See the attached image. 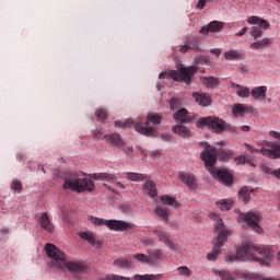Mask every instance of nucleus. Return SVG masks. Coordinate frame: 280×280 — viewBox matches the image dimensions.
<instances>
[{
  "label": "nucleus",
  "mask_w": 280,
  "mask_h": 280,
  "mask_svg": "<svg viewBox=\"0 0 280 280\" xmlns=\"http://www.w3.org/2000/svg\"><path fill=\"white\" fill-rule=\"evenodd\" d=\"M92 137L96 141H100V139L105 138L108 143H112V145L118 147L119 150L124 149V141L121 140V137L119 136V133L104 136V133H102V131H94Z\"/></svg>",
  "instance_id": "obj_13"
},
{
  "label": "nucleus",
  "mask_w": 280,
  "mask_h": 280,
  "mask_svg": "<svg viewBox=\"0 0 280 280\" xmlns=\"http://www.w3.org/2000/svg\"><path fill=\"white\" fill-rule=\"evenodd\" d=\"M236 95L238 97H250V88L241 85V88H238V90L236 91Z\"/></svg>",
  "instance_id": "obj_41"
},
{
  "label": "nucleus",
  "mask_w": 280,
  "mask_h": 280,
  "mask_svg": "<svg viewBox=\"0 0 280 280\" xmlns=\"http://www.w3.org/2000/svg\"><path fill=\"white\" fill-rule=\"evenodd\" d=\"M161 201L163 205H168L170 207H180V205L178 203V201H176V198L174 197H170L167 195H164L161 197Z\"/></svg>",
  "instance_id": "obj_34"
},
{
  "label": "nucleus",
  "mask_w": 280,
  "mask_h": 280,
  "mask_svg": "<svg viewBox=\"0 0 280 280\" xmlns=\"http://www.w3.org/2000/svg\"><path fill=\"white\" fill-rule=\"evenodd\" d=\"M248 32V27L244 26L241 32L236 33V36L242 37L244 36V34H246Z\"/></svg>",
  "instance_id": "obj_51"
},
{
  "label": "nucleus",
  "mask_w": 280,
  "mask_h": 280,
  "mask_svg": "<svg viewBox=\"0 0 280 280\" xmlns=\"http://www.w3.org/2000/svg\"><path fill=\"white\" fill-rule=\"evenodd\" d=\"M133 257L137 259V261H140V264H152V258L144 254H136Z\"/></svg>",
  "instance_id": "obj_44"
},
{
  "label": "nucleus",
  "mask_w": 280,
  "mask_h": 280,
  "mask_svg": "<svg viewBox=\"0 0 280 280\" xmlns=\"http://www.w3.org/2000/svg\"><path fill=\"white\" fill-rule=\"evenodd\" d=\"M223 27H224V25L222 24V22L212 21L208 25L201 27L199 33L203 34V36H207V34H209V32H212V33L222 32Z\"/></svg>",
  "instance_id": "obj_18"
},
{
  "label": "nucleus",
  "mask_w": 280,
  "mask_h": 280,
  "mask_svg": "<svg viewBox=\"0 0 280 280\" xmlns=\"http://www.w3.org/2000/svg\"><path fill=\"white\" fill-rule=\"evenodd\" d=\"M63 189L84 194V191H95V183L86 177L80 178L78 173L67 172L63 174Z\"/></svg>",
  "instance_id": "obj_4"
},
{
  "label": "nucleus",
  "mask_w": 280,
  "mask_h": 280,
  "mask_svg": "<svg viewBox=\"0 0 280 280\" xmlns=\"http://www.w3.org/2000/svg\"><path fill=\"white\" fill-rule=\"evenodd\" d=\"M241 129L243 130V132H249L250 127H249V126L244 125V126H242V127H241Z\"/></svg>",
  "instance_id": "obj_58"
},
{
  "label": "nucleus",
  "mask_w": 280,
  "mask_h": 280,
  "mask_svg": "<svg viewBox=\"0 0 280 280\" xmlns=\"http://www.w3.org/2000/svg\"><path fill=\"white\" fill-rule=\"evenodd\" d=\"M179 51H182V54H187L189 51V46L188 44L186 43V45L182 46L179 48Z\"/></svg>",
  "instance_id": "obj_53"
},
{
  "label": "nucleus",
  "mask_w": 280,
  "mask_h": 280,
  "mask_svg": "<svg viewBox=\"0 0 280 280\" xmlns=\"http://www.w3.org/2000/svg\"><path fill=\"white\" fill-rule=\"evenodd\" d=\"M173 132L178 135V137H183V139H189V137H191V130L184 125L174 126Z\"/></svg>",
  "instance_id": "obj_22"
},
{
  "label": "nucleus",
  "mask_w": 280,
  "mask_h": 280,
  "mask_svg": "<svg viewBox=\"0 0 280 280\" xmlns=\"http://www.w3.org/2000/svg\"><path fill=\"white\" fill-rule=\"evenodd\" d=\"M91 178H93L94 180H116L117 179V175L115 174H110V173H94L92 175H90Z\"/></svg>",
  "instance_id": "obj_24"
},
{
  "label": "nucleus",
  "mask_w": 280,
  "mask_h": 280,
  "mask_svg": "<svg viewBox=\"0 0 280 280\" xmlns=\"http://www.w3.org/2000/svg\"><path fill=\"white\" fill-rule=\"evenodd\" d=\"M150 121H151V124L159 126V124H161V116H159L156 114H151L147 117L145 121L136 122L135 125L130 120H127L126 122L116 121L115 127L116 128H132L133 127L135 130L137 132H139L140 135H144L145 137H154L155 131H154V128L150 127Z\"/></svg>",
  "instance_id": "obj_5"
},
{
  "label": "nucleus",
  "mask_w": 280,
  "mask_h": 280,
  "mask_svg": "<svg viewBox=\"0 0 280 280\" xmlns=\"http://www.w3.org/2000/svg\"><path fill=\"white\" fill-rule=\"evenodd\" d=\"M199 126L201 128L206 126L213 132H224V129L226 128V122L215 116H208L199 119Z\"/></svg>",
  "instance_id": "obj_9"
},
{
  "label": "nucleus",
  "mask_w": 280,
  "mask_h": 280,
  "mask_svg": "<svg viewBox=\"0 0 280 280\" xmlns=\"http://www.w3.org/2000/svg\"><path fill=\"white\" fill-rule=\"evenodd\" d=\"M143 189H145V191L148 192V196H150L151 198H154L158 195L156 184H154V182L152 180H147L143 185Z\"/></svg>",
  "instance_id": "obj_29"
},
{
  "label": "nucleus",
  "mask_w": 280,
  "mask_h": 280,
  "mask_svg": "<svg viewBox=\"0 0 280 280\" xmlns=\"http://www.w3.org/2000/svg\"><path fill=\"white\" fill-rule=\"evenodd\" d=\"M246 150H248V152H250L252 154H255V152L257 153H261L264 154V156H268L269 159H280V145L279 144H275L272 143L270 149H266V148H262V149H255V147L248 144V143H245L244 144Z\"/></svg>",
  "instance_id": "obj_11"
},
{
  "label": "nucleus",
  "mask_w": 280,
  "mask_h": 280,
  "mask_svg": "<svg viewBox=\"0 0 280 280\" xmlns=\"http://www.w3.org/2000/svg\"><path fill=\"white\" fill-rule=\"evenodd\" d=\"M208 1H211V0H199L197 3V10H203Z\"/></svg>",
  "instance_id": "obj_47"
},
{
  "label": "nucleus",
  "mask_w": 280,
  "mask_h": 280,
  "mask_svg": "<svg viewBox=\"0 0 280 280\" xmlns=\"http://www.w3.org/2000/svg\"><path fill=\"white\" fill-rule=\"evenodd\" d=\"M212 272L214 275H218L221 280H235V277L233 276V273L229 272L228 270H212Z\"/></svg>",
  "instance_id": "obj_33"
},
{
  "label": "nucleus",
  "mask_w": 280,
  "mask_h": 280,
  "mask_svg": "<svg viewBox=\"0 0 280 280\" xmlns=\"http://www.w3.org/2000/svg\"><path fill=\"white\" fill-rule=\"evenodd\" d=\"M104 280H119V275L110 273L107 275Z\"/></svg>",
  "instance_id": "obj_48"
},
{
  "label": "nucleus",
  "mask_w": 280,
  "mask_h": 280,
  "mask_svg": "<svg viewBox=\"0 0 280 280\" xmlns=\"http://www.w3.org/2000/svg\"><path fill=\"white\" fill-rule=\"evenodd\" d=\"M242 219L250 229H253V231H255V233H261V226L259 225L261 215L259 213L249 211L246 214H242Z\"/></svg>",
  "instance_id": "obj_12"
},
{
  "label": "nucleus",
  "mask_w": 280,
  "mask_h": 280,
  "mask_svg": "<svg viewBox=\"0 0 280 280\" xmlns=\"http://www.w3.org/2000/svg\"><path fill=\"white\" fill-rule=\"evenodd\" d=\"M118 280H132L130 277L118 276Z\"/></svg>",
  "instance_id": "obj_60"
},
{
  "label": "nucleus",
  "mask_w": 280,
  "mask_h": 280,
  "mask_svg": "<svg viewBox=\"0 0 280 280\" xmlns=\"http://www.w3.org/2000/svg\"><path fill=\"white\" fill-rule=\"evenodd\" d=\"M104 185H105L106 189H108L109 191H112L113 194H115V189H113L110 186H108V185H106V184H104Z\"/></svg>",
  "instance_id": "obj_62"
},
{
  "label": "nucleus",
  "mask_w": 280,
  "mask_h": 280,
  "mask_svg": "<svg viewBox=\"0 0 280 280\" xmlns=\"http://www.w3.org/2000/svg\"><path fill=\"white\" fill-rule=\"evenodd\" d=\"M270 45H272V39L270 37H265L262 39L252 43L249 47L250 49L257 50V49H266V47Z\"/></svg>",
  "instance_id": "obj_23"
},
{
  "label": "nucleus",
  "mask_w": 280,
  "mask_h": 280,
  "mask_svg": "<svg viewBox=\"0 0 280 280\" xmlns=\"http://www.w3.org/2000/svg\"><path fill=\"white\" fill-rule=\"evenodd\" d=\"M232 113L235 117H244V113H246V107L243 104H234Z\"/></svg>",
  "instance_id": "obj_35"
},
{
  "label": "nucleus",
  "mask_w": 280,
  "mask_h": 280,
  "mask_svg": "<svg viewBox=\"0 0 280 280\" xmlns=\"http://www.w3.org/2000/svg\"><path fill=\"white\" fill-rule=\"evenodd\" d=\"M201 145H206L207 149L201 152L200 159L205 162L211 176L217 180H220V183H223V185H226V187H231L233 185V175L226 170L215 168L218 159L220 161H229L231 159V151L224 149L217 150L214 147H210L207 142H201Z\"/></svg>",
  "instance_id": "obj_1"
},
{
  "label": "nucleus",
  "mask_w": 280,
  "mask_h": 280,
  "mask_svg": "<svg viewBox=\"0 0 280 280\" xmlns=\"http://www.w3.org/2000/svg\"><path fill=\"white\" fill-rule=\"evenodd\" d=\"M186 44L188 45V49H191L192 51H198V49H200V40L198 38L188 40Z\"/></svg>",
  "instance_id": "obj_43"
},
{
  "label": "nucleus",
  "mask_w": 280,
  "mask_h": 280,
  "mask_svg": "<svg viewBox=\"0 0 280 280\" xmlns=\"http://www.w3.org/2000/svg\"><path fill=\"white\" fill-rule=\"evenodd\" d=\"M177 270L182 277H189L192 275V271L187 266L178 267Z\"/></svg>",
  "instance_id": "obj_46"
},
{
  "label": "nucleus",
  "mask_w": 280,
  "mask_h": 280,
  "mask_svg": "<svg viewBox=\"0 0 280 280\" xmlns=\"http://www.w3.org/2000/svg\"><path fill=\"white\" fill-rule=\"evenodd\" d=\"M40 228L47 233H54L56 231V226L51 223V219H49V214L44 212L39 218Z\"/></svg>",
  "instance_id": "obj_19"
},
{
  "label": "nucleus",
  "mask_w": 280,
  "mask_h": 280,
  "mask_svg": "<svg viewBox=\"0 0 280 280\" xmlns=\"http://www.w3.org/2000/svg\"><path fill=\"white\" fill-rule=\"evenodd\" d=\"M38 170H40L44 174L46 173V172H45V166H43V164H39V165H38Z\"/></svg>",
  "instance_id": "obj_63"
},
{
  "label": "nucleus",
  "mask_w": 280,
  "mask_h": 280,
  "mask_svg": "<svg viewBox=\"0 0 280 280\" xmlns=\"http://www.w3.org/2000/svg\"><path fill=\"white\" fill-rule=\"evenodd\" d=\"M161 139H162L163 141L168 142V143L173 141L172 136H170V135H167V133H163V135L161 136Z\"/></svg>",
  "instance_id": "obj_49"
},
{
  "label": "nucleus",
  "mask_w": 280,
  "mask_h": 280,
  "mask_svg": "<svg viewBox=\"0 0 280 280\" xmlns=\"http://www.w3.org/2000/svg\"><path fill=\"white\" fill-rule=\"evenodd\" d=\"M249 36L254 38V40H257V38H261L264 36V31L257 26H253Z\"/></svg>",
  "instance_id": "obj_38"
},
{
  "label": "nucleus",
  "mask_w": 280,
  "mask_h": 280,
  "mask_svg": "<svg viewBox=\"0 0 280 280\" xmlns=\"http://www.w3.org/2000/svg\"><path fill=\"white\" fill-rule=\"evenodd\" d=\"M270 137H272L273 139H279L280 140V132L279 131H269Z\"/></svg>",
  "instance_id": "obj_50"
},
{
  "label": "nucleus",
  "mask_w": 280,
  "mask_h": 280,
  "mask_svg": "<svg viewBox=\"0 0 280 280\" xmlns=\"http://www.w3.org/2000/svg\"><path fill=\"white\" fill-rule=\"evenodd\" d=\"M215 231L219 233L217 238H214V248L212 253L207 255V259L209 261H215L218 259V255H220V248L224 246V242L229 240V231L224 230V221L222 219H218L215 221Z\"/></svg>",
  "instance_id": "obj_7"
},
{
  "label": "nucleus",
  "mask_w": 280,
  "mask_h": 280,
  "mask_svg": "<svg viewBox=\"0 0 280 280\" xmlns=\"http://www.w3.org/2000/svg\"><path fill=\"white\" fill-rule=\"evenodd\" d=\"M234 162L236 163V165H250V167H257L256 164L253 163V161L248 158H246V155H238L234 159Z\"/></svg>",
  "instance_id": "obj_32"
},
{
  "label": "nucleus",
  "mask_w": 280,
  "mask_h": 280,
  "mask_svg": "<svg viewBox=\"0 0 280 280\" xmlns=\"http://www.w3.org/2000/svg\"><path fill=\"white\" fill-rule=\"evenodd\" d=\"M192 97L199 106H211L213 100L208 93L194 92Z\"/></svg>",
  "instance_id": "obj_16"
},
{
  "label": "nucleus",
  "mask_w": 280,
  "mask_h": 280,
  "mask_svg": "<svg viewBox=\"0 0 280 280\" xmlns=\"http://www.w3.org/2000/svg\"><path fill=\"white\" fill-rule=\"evenodd\" d=\"M238 198L243 202H249V200H250V190H248V188H241V190L238 191Z\"/></svg>",
  "instance_id": "obj_37"
},
{
  "label": "nucleus",
  "mask_w": 280,
  "mask_h": 280,
  "mask_svg": "<svg viewBox=\"0 0 280 280\" xmlns=\"http://www.w3.org/2000/svg\"><path fill=\"white\" fill-rule=\"evenodd\" d=\"M114 266H116V268H120L122 270L130 269V268H132V260L121 257V258L114 260Z\"/></svg>",
  "instance_id": "obj_26"
},
{
  "label": "nucleus",
  "mask_w": 280,
  "mask_h": 280,
  "mask_svg": "<svg viewBox=\"0 0 280 280\" xmlns=\"http://www.w3.org/2000/svg\"><path fill=\"white\" fill-rule=\"evenodd\" d=\"M10 187L12 191H16L18 194L23 191V184L19 179H13Z\"/></svg>",
  "instance_id": "obj_42"
},
{
  "label": "nucleus",
  "mask_w": 280,
  "mask_h": 280,
  "mask_svg": "<svg viewBox=\"0 0 280 280\" xmlns=\"http://www.w3.org/2000/svg\"><path fill=\"white\" fill-rule=\"evenodd\" d=\"M217 206L221 211H229L233 209V200L231 199H221L219 202H217Z\"/></svg>",
  "instance_id": "obj_31"
},
{
  "label": "nucleus",
  "mask_w": 280,
  "mask_h": 280,
  "mask_svg": "<svg viewBox=\"0 0 280 280\" xmlns=\"http://www.w3.org/2000/svg\"><path fill=\"white\" fill-rule=\"evenodd\" d=\"M178 178L182 183H185L190 189H196L198 184L196 183V176L191 173L180 172Z\"/></svg>",
  "instance_id": "obj_17"
},
{
  "label": "nucleus",
  "mask_w": 280,
  "mask_h": 280,
  "mask_svg": "<svg viewBox=\"0 0 280 280\" xmlns=\"http://www.w3.org/2000/svg\"><path fill=\"white\" fill-rule=\"evenodd\" d=\"M90 222L95 224V226H107L109 231H130L132 229V224L126 221L119 220H104L97 217H90Z\"/></svg>",
  "instance_id": "obj_8"
},
{
  "label": "nucleus",
  "mask_w": 280,
  "mask_h": 280,
  "mask_svg": "<svg viewBox=\"0 0 280 280\" xmlns=\"http://www.w3.org/2000/svg\"><path fill=\"white\" fill-rule=\"evenodd\" d=\"M180 106H183V100H180L178 97H173L170 101L171 110H178V108H180Z\"/></svg>",
  "instance_id": "obj_40"
},
{
  "label": "nucleus",
  "mask_w": 280,
  "mask_h": 280,
  "mask_svg": "<svg viewBox=\"0 0 280 280\" xmlns=\"http://www.w3.org/2000/svg\"><path fill=\"white\" fill-rule=\"evenodd\" d=\"M230 86H231L232 89H236L237 91H238L240 89H242V85H241V84H237V83H235V82H233V81L230 82Z\"/></svg>",
  "instance_id": "obj_54"
},
{
  "label": "nucleus",
  "mask_w": 280,
  "mask_h": 280,
  "mask_svg": "<svg viewBox=\"0 0 280 280\" xmlns=\"http://www.w3.org/2000/svg\"><path fill=\"white\" fill-rule=\"evenodd\" d=\"M161 275H135L133 279L135 280H159Z\"/></svg>",
  "instance_id": "obj_39"
},
{
  "label": "nucleus",
  "mask_w": 280,
  "mask_h": 280,
  "mask_svg": "<svg viewBox=\"0 0 280 280\" xmlns=\"http://www.w3.org/2000/svg\"><path fill=\"white\" fill-rule=\"evenodd\" d=\"M247 23H249V25H258L260 30H268L270 27V22L257 15L249 16Z\"/></svg>",
  "instance_id": "obj_21"
},
{
  "label": "nucleus",
  "mask_w": 280,
  "mask_h": 280,
  "mask_svg": "<svg viewBox=\"0 0 280 280\" xmlns=\"http://www.w3.org/2000/svg\"><path fill=\"white\" fill-rule=\"evenodd\" d=\"M211 54H215V56H220V54H222V51L220 49H212Z\"/></svg>",
  "instance_id": "obj_59"
},
{
  "label": "nucleus",
  "mask_w": 280,
  "mask_h": 280,
  "mask_svg": "<svg viewBox=\"0 0 280 280\" xmlns=\"http://www.w3.org/2000/svg\"><path fill=\"white\" fill-rule=\"evenodd\" d=\"M272 176H275L276 178H279V179H280V168L273 171Z\"/></svg>",
  "instance_id": "obj_57"
},
{
  "label": "nucleus",
  "mask_w": 280,
  "mask_h": 280,
  "mask_svg": "<svg viewBox=\"0 0 280 280\" xmlns=\"http://www.w3.org/2000/svg\"><path fill=\"white\" fill-rule=\"evenodd\" d=\"M226 261L233 264V261H258L260 266H270L272 261V254L266 248H258L253 245H245L236 250V255L233 253L228 254Z\"/></svg>",
  "instance_id": "obj_2"
},
{
  "label": "nucleus",
  "mask_w": 280,
  "mask_h": 280,
  "mask_svg": "<svg viewBox=\"0 0 280 280\" xmlns=\"http://www.w3.org/2000/svg\"><path fill=\"white\" fill-rule=\"evenodd\" d=\"M201 82L205 86H207V89H215V86H219L220 84L218 78L214 77H203Z\"/></svg>",
  "instance_id": "obj_28"
},
{
  "label": "nucleus",
  "mask_w": 280,
  "mask_h": 280,
  "mask_svg": "<svg viewBox=\"0 0 280 280\" xmlns=\"http://www.w3.org/2000/svg\"><path fill=\"white\" fill-rule=\"evenodd\" d=\"M155 213L156 215H159V218H162V220H164V222H167V220H170V214H167V209L158 206L155 208Z\"/></svg>",
  "instance_id": "obj_36"
},
{
  "label": "nucleus",
  "mask_w": 280,
  "mask_h": 280,
  "mask_svg": "<svg viewBox=\"0 0 280 280\" xmlns=\"http://www.w3.org/2000/svg\"><path fill=\"white\" fill-rule=\"evenodd\" d=\"M198 71V68L190 66L188 68L182 67L179 70H168L159 74L160 80L168 78L175 82H185L187 86L191 84V77Z\"/></svg>",
  "instance_id": "obj_6"
},
{
  "label": "nucleus",
  "mask_w": 280,
  "mask_h": 280,
  "mask_svg": "<svg viewBox=\"0 0 280 280\" xmlns=\"http://www.w3.org/2000/svg\"><path fill=\"white\" fill-rule=\"evenodd\" d=\"M160 258H161V254H159V253H153L151 255V257H149V259H151V261H152V259H160Z\"/></svg>",
  "instance_id": "obj_56"
},
{
  "label": "nucleus",
  "mask_w": 280,
  "mask_h": 280,
  "mask_svg": "<svg viewBox=\"0 0 280 280\" xmlns=\"http://www.w3.org/2000/svg\"><path fill=\"white\" fill-rule=\"evenodd\" d=\"M79 237H81V240H85V242H89L92 246H95V242H97L93 232H81Z\"/></svg>",
  "instance_id": "obj_30"
},
{
  "label": "nucleus",
  "mask_w": 280,
  "mask_h": 280,
  "mask_svg": "<svg viewBox=\"0 0 280 280\" xmlns=\"http://www.w3.org/2000/svg\"><path fill=\"white\" fill-rule=\"evenodd\" d=\"M173 118L180 124H194V116L189 114L187 108H179L174 113Z\"/></svg>",
  "instance_id": "obj_14"
},
{
  "label": "nucleus",
  "mask_w": 280,
  "mask_h": 280,
  "mask_svg": "<svg viewBox=\"0 0 280 280\" xmlns=\"http://www.w3.org/2000/svg\"><path fill=\"white\" fill-rule=\"evenodd\" d=\"M267 92H268V88L266 85L254 88L252 90V97H254L256 102H266Z\"/></svg>",
  "instance_id": "obj_20"
},
{
  "label": "nucleus",
  "mask_w": 280,
  "mask_h": 280,
  "mask_svg": "<svg viewBox=\"0 0 280 280\" xmlns=\"http://www.w3.org/2000/svg\"><path fill=\"white\" fill-rule=\"evenodd\" d=\"M116 185L117 187H121V189H126V186L121 182H117Z\"/></svg>",
  "instance_id": "obj_61"
},
{
  "label": "nucleus",
  "mask_w": 280,
  "mask_h": 280,
  "mask_svg": "<svg viewBox=\"0 0 280 280\" xmlns=\"http://www.w3.org/2000/svg\"><path fill=\"white\" fill-rule=\"evenodd\" d=\"M95 117L98 121H104L106 120V117H108V112L106 109H96L95 112Z\"/></svg>",
  "instance_id": "obj_45"
},
{
  "label": "nucleus",
  "mask_w": 280,
  "mask_h": 280,
  "mask_svg": "<svg viewBox=\"0 0 280 280\" xmlns=\"http://www.w3.org/2000/svg\"><path fill=\"white\" fill-rule=\"evenodd\" d=\"M225 60H242L244 58V52L242 50L232 49L224 52Z\"/></svg>",
  "instance_id": "obj_25"
},
{
  "label": "nucleus",
  "mask_w": 280,
  "mask_h": 280,
  "mask_svg": "<svg viewBox=\"0 0 280 280\" xmlns=\"http://www.w3.org/2000/svg\"><path fill=\"white\" fill-rule=\"evenodd\" d=\"M8 233H10V229H8V228H2L0 230V234L3 235V236L8 235Z\"/></svg>",
  "instance_id": "obj_55"
},
{
  "label": "nucleus",
  "mask_w": 280,
  "mask_h": 280,
  "mask_svg": "<svg viewBox=\"0 0 280 280\" xmlns=\"http://www.w3.org/2000/svg\"><path fill=\"white\" fill-rule=\"evenodd\" d=\"M262 171L265 172V174H270L272 176L273 172L270 166H262Z\"/></svg>",
  "instance_id": "obj_52"
},
{
  "label": "nucleus",
  "mask_w": 280,
  "mask_h": 280,
  "mask_svg": "<svg viewBox=\"0 0 280 280\" xmlns=\"http://www.w3.org/2000/svg\"><path fill=\"white\" fill-rule=\"evenodd\" d=\"M218 145H226V142L220 141V142H218Z\"/></svg>",
  "instance_id": "obj_64"
},
{
  "label": "nucleus",
  "mask_w": 280,
  "mask_h": 280,
  "mask_svg": "<svg viewBox=\"0 0 280 280\" xmlns=\"http://www.w3.org/2000/svg\"><path fill=\"white\" fill-rule=\"evenodd\" d=\"M153 233L158 235L160 242H163L166 246H168V248H174V243L172 240H170V234H167L162 226H155L153 229Z\"/></svg>",
  "instance_id": "obj_15"
},
{
  "label": "nucleus",
  "mask_w": 280,
  "mask_h": 280,
  "mask_svg": "<svg viewBox=\"0 0 280 280\" xmlns=\"http://www.w3.org/2000/svg\"><path fill=\"white\" fill-rule=\"evenodd\" d=\"M199 126L201 128L206 126L213 132H224V129L226 128V122L215 116H208L199 119Z\"/></svg>",
  "instance_id": "obj_10"
},
{
  "label": "nucleus",
  "mask_w": 280,
  "mask_h": 280,
  "mask_svg": "<svg viewBox=\"0 0 280 280\" xmlns=\"http://www.w3.org/2000/svg\"><path fill=\"white\" fill-rule=\"evenodd\" d=\"M45 250L47 256L50 257V259H54V268H58V270H68L69 272H82V270H84L82 264L67 260V254L56 247V245L47 243Z\"/></svg>",
  "instance_id": "obj_3"
},
{
  "label": "nucleus",
  "mask_w": 280,
  "mask_h": 280,
  "mask_svg": "<svg viewBox=\"0 0 280 280\" xmlns=\"http://www.w3.org/2000/svg\"><path fill=\"white\" fill-rule=\"evenodd\" d=\"M127 180H131L132 183H143V180H148V175H143L141 173H126Z\"/></svg>",
  "instance_id": "obj_27"
}]
</instances>
